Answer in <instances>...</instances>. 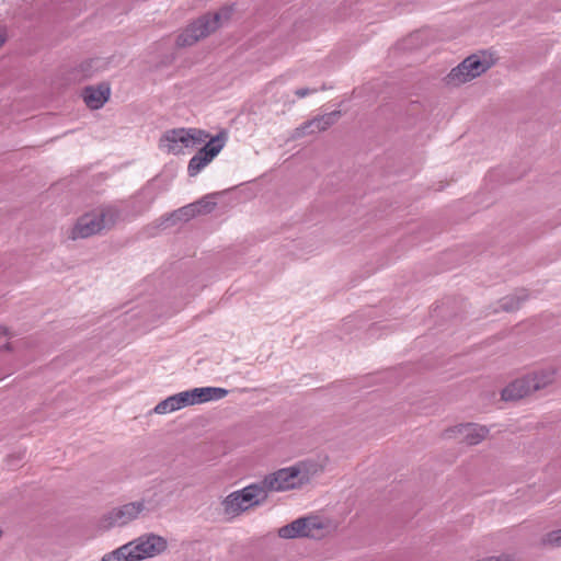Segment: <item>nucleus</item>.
<instances>
[{"label":"nucleus","instance_id":"nucleus-1","mask_svg":"<svg viewBox=\"0 0 561 561\" xmlns=\"http://www.w3.org/2000/svg\"><path fill=\"white\" fill-rule=\"evenodd\" d=\"M324 461L307 459L293 466L285 467L267 474L261 484L268 496V492H285L301 489L324 470Z\"/></svg>","mask_w":561,"mask_h":561},{"label":"nucleus","instance_id":"nucleus-2","mask_svg":"<svg viewBox=\"0 0 561 561\" xmlns=\"http://www.w3.org/2000/svg\"><path fill=\"white\" fill-rule=\"evenodd\" d=\"M167 548L164 537L150 533L103 554L101 561H141L162 554Z\"/></svg>","mask_w":561,"mask_h":561},{"label":"nucleus","instance_id":"nucleus-3","mask_svg":"<svg viewBox=\"0 0 561 561\" xmlns=\"http://www.w3.org/2000/svg\"><path fill=\"white\" fill-rule=\"evenodd\" d=\"M119 219L121 214L115 207L107 206L95 209L80 216L76 222L66 230V236L72 241L87 239L105 229H111Z\"/></svg>","mask_w":561,"mask_h":561},{"label":"nucleus","instance_id":"nucleus-4","mask_svg":"<svg viewBox=\"0 0 561 561\" xmlns=\"http://www.w3.org/2000/svg\"><path fill=\"white\" fill-rule=\"evenodd\" d=\"M228 394V390L220 387H201L181 391L160 401L154 408L156 414H169L185 407L218 401Z\"/></svg>","mask_w":561,"mask_h":561},{"label":"nucleus","instance_id":"nucleus-5","mask_svg":"<svg viewBox=\"0 0 561 561\" xmlns=\"http://www.w3.org/2000/svg\"><path fill=\"white\" fill-rule=\"evenodd\" d=\"M232 11V7H222L217 12L206 13L196 19L179 34L176 45L179 47L192 46L209 36L229 22Z\"/></svg>","mask_w":561,"mask_h":561},{"label":"nucleus","instance_id":"nucleus-6","mask_svg":"<svg viewBox=\"0 0 561 561\" xmlns=\"http://www.w3.org/2000/svg\"><path fill=\"white\" fill-rule=\"evenodd\" d=\"M496 62L492 53L479 51L465 58L454 67L444 78V83L450 88H458L481 77Z\"/></svg>","mask_w":561,"mask_h":561},{"label":"nucleus","instance_id":"nucleus-7","mask_svg":"<svg viewBox=\"0 0 561 561\" xmlns=\"http://www.w3.org/2000/svg\"><path fill=\"white\" fill-rule=\"evenodd\" d=\"M266 500V492L261 482L252 483L224 497L220 503L221 512L227 520H232L243 513L264 504Z\"/></svg>","mask_w":561,"mask_h":561},{"label":"nucleus","instance_id":"nucleus-8","mask_svg":"<svg viewBox=\"0 0 561 561\" xmlns=\"http://www.w3.org/2000/svg\"><path fill=\"white\" fill-rule=\"evenodd\" d=\"M208 138L209 135L199 128H173L162 134L158 147L167 154L180 156L199 147Z\"/></svg>","mask_w":561,"mask_h":561},{"label":"nucleus","instance_id":"nucleus-9","mask_svg":"<svg viewBox=\"0 0 561 561\" xmlns=\"http://www.w3.org/2000/svg\"><path fill=\"white\" fill-rule=\"evenodd\" d=\"M149 512L148 502L139 500L114 507L102 518L104 528L123 527Z\"/></svg>","mask_w":561,"mask_h":561},{"label":"nucleus","instance_id":"nucleus-10","mask_svg":"<svg viewBox=\"0 0 561 561\" xmlns=\"http://www.w3.org/2000/svg\"><path fill=\"white\" fill-rule=\"evenodd\" d=\"M227 142V134L219 133L214 137H209L201 148L188 161L187 174L192 178L196 176L203 169H205L224 149Z\"/></svg>","mask_w":561,"mask_h":561},{"label":"nucleus","instance_id":"nucleus-11","mask_svg":"<svg viewBox=\"0 0 561 561\" xmlns=\"http://www.w3.org/2000/svg\"><path fill=\"white\" fill-rule=\"evenodd\" d=\"M489 435V428L479 424H458L442 433L444 439H458L461 443L473 446L483 442Z\"/></svg>","mask_w":561,"mask_h":561},{"label":"nucleus","instance_id":"nucleus-12","mask_svg":"<svg viewBox=\"0 0 561 561\" xmlns=\"http://www.w3.org/2000/svg\"><path fill=\"white\" fill-rule=\"evenodd\" d=\"M340 117V112L334 111L331 113L323 114L321 116H318L307 123H305L302 126L296 128L295 130V137H304L309 134L320 133L325 129H328L330 126H332Z\"/></svg>","mask_w":561,"mask_h":561},{"label":"nucleus","instance_id":"nucleus-13","mask_svg":"<svg viewBox=\"0 0 561 561\" xmlns=\"http://www.w3.org/2000/svg\"><path fill=\"white\" fill-rule=\"evenodd\" d=\"M110 94L111 89L106 83L90 85L84 88L82 91L83 101L91 110L101 108L107 102Z\"/></svg>","mask_w":561,"mask_h":561},{"label":"nucleus","instance_id":"nucleus-14","mask_svg":"<svg viewBox=\"0 0 561 561\" xmlns=\"http://www.w3.org/2000/svg\"><path fill=\"white\" fill-rule=\"evenodd\" d=\"M534 393L528 374L515 379L502 391V399L505 401L519 400Z\"/></svg>","mask_w":561,"mask_h":561},{"label":"nucleus","instance_id":"nucleus-15","mask_svg":"<svg viewBox=\"0 0 561 561\" xmlns=\"http://www.w3.org/2000/svg\"><path fill=\"white\" fill-rule=\"evenodd\" d=\"M302 538L320 539L329 531L328 523L319 516L300 517Z\"/></svg>","mask_w":561,"mask_h":561},{"label":"nucleus","instance_id":"nucleus-16","mask_svg":"<svg viewBox=\"0 0 561 561\" xmlns=\"http://www.w3.org/2000/svg\"><path fill=\"white\" fill-rule=\"evenodd\" d=\"M534 392L545 389L556 380V369L548 367L528 374Z\"/></svg>","mask_w":561,"mask_h":561},{"label":"nucleus","instance_id":"nucleus-17","mask_svg":"<svg viewBox=\"0 0 561 561\" xmlns=\"http://www.w3.org/2000/svg\"><path fill=\"white\" fill-rule=\"evenodd\" d=\"M197 215H198V210H195L193 204H188L186 206H183V207L176 209L169 217H167L164 219V221L165 222L171 221L172 224H175L178 221H188L190 219L194 218Z\"/></svg>","mask_w":561,"mask_h":561},{"label":"nucleus","instance_id":"nucleus-18","mask_svg":"<svg viewBox=\"0 0 561 561\" xmlns=\"http://www.w3.org/2000/svg\"><path fill=\"white\" fill-rule=\"evenodd\" d=\"M527 298V295L524 290L518 294L510 295L501 299L500 307L505 311H514L519 308L522 301Z\"/></svg>","mask_w":561,"mask_h":561},{"label":"nucleus","instance_id":"nucleus-19","mask_svg":"<svg viewBox=\"0 0 561 561\" xmlns=\"http://www.w3.org/2000/svg\"><path fill=\"white\" fill-rule=\"evenodd\" d=\"M277 533L278 536L283 539L302 538L299 518L295 519L290 524L280 527Z\"/></svg>","mask_w":561,"mask_h":561},{"label":"nucleus","instance_id":"nucleus-20","mask_svg":"<svg viewBox=\"0 0 561 561\" xmlns=\"http://www.w3.org/2000/svg\"><path fill=\"white\" fill-rule=\"evenodd\" d=\"M192 204H193L195 210H198V215L209 214L216 207V203L208 197H204V198L199 199L198 202H195Z\"/></svg>","mask_w":561,"mask_h":561},{"label":"nucleus","instance_id":"nucleus-21","mask_svg":"<svg viewBox=\"0 0 561 561\" xmlns=\"http://www.w3.org/2000/svg\"><path fill=\"white\" fill-rule=\"evenodd\" d=\"M542 543L548 547H561V528L547 533L542 537Z\"/></svg>","mask_w":561,"mask_h":561},{"label":"nucleus","instance_id":"nucleus-22","mask_svg":"<svg viewBox=\"0 0 561 561\" xmlns=\"http://www.w3.org/2000/svg\"><path fill=\"white\" fill-rule=\"evenodd\" d=\"M318 91V89L316 88H299L295 91V95L299 99H302V98H306L308 95H311L313 93H316Z\"/></svg>","mask_w":561,"mask_h":561},{"label":"nucleus","instance_id":"nucleus-23","mask_svg":"<svg viewBox=\"0 0 561 561\" xmlns=\"http://www.w3.org/2000/svg\"><path fill=\"white\" fill-rule=\"evenodd\" d=\"M7 333H8V332H7V329H5V328L0 327V334L5 335Z\"/></svg>","mask_w":561,"mask_h":561},{"label":"nucleus","instance_id":"nucleus-24","mask_svg":"<svg viewBox=\"0 0 561 561\" xmlns=\"http://www.w3.org/2000/svg\"><path fill=\"white\" fill-rule=\"evenodd\" d=\"M4 43V37L0 34V47L3 45Z\"/></svg>","mask_w":561,"mask_h":561}]
</instances>
